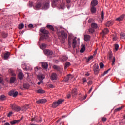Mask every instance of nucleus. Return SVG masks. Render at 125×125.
<instances>
[{
	"label": "nucleus",
	"mask_w": 125,
	"mask_h": 125,
	"mask_svg": "<svg viewBox=\"0 0 125 125\" xmlns=\"http://www.w3.org/2000/svg\"><path fill=\"white\" fill-rule=\"evenodd\" d=\"M115 61H116V58L115 57H113V59H112V63L111 64L112 66H114L115 64Z\"/></svg>",
	"instance_id": "58836bf2"
},
{
	"label": "nucleus",
	"mask_w": 125,
	"mask_h": 125,
	"mask_svg": "<svg viewBox=\"0 0 125 125\" xmlns=\"http://www.w3.org/2000/svg\"><path fill=\"white\" fill-rule=\"evenodd\" d=\"M68 58L66 56H63L62 57V60L63 62L67 61Z\"/></svg>",
	"instance_id": "c03bdc74"
},
{
	"label": "nucleus",
	"mask_w": 125,
	"mask_h": 125,
	"mask_svg": "<svg viewBox=\"0 0 125 125\" xmlns=\"http://www.w3.org/2000/svg\"><path fill=\"white\" fill-rule=\"evenodd\" d=\"M67 97L68 99L70 98L71 97L70 94H68V95H67Z\"/></svg>",
	"instance_id": "338daca9"
},
{
	"label": "nucleus",
	"mask_w": 125,
	"mask_h": 125,
	"mask_svg": "<svg viewBox=\"0 0 125 125\" xmlns=\"http://www.w3.org/2000/svg\"><path fill=\"white\" fill-rule=\"evenodd\" d=\"M113 23H114L113 21H107V22H106V24H105V25H106V26L109 27L112 25Z\"/></svg>",
	"instance_id": "412c9836"
},
{
	"label": "nucleus",
	"mask_w": 125,
	"mask_h": 125,
	"mask_svg": "<svg viewBox=\"0 0 125 125\" xmlns=\"http://www.w3.org/2000/svg\"><path fill=\"white\" fill-rule=\"evenodd\" d=\"M15 91L14 90H12L10 92H9V95L10 96H13L14 94Z\"/></svg>",
	"instance_id": "a19ab883"
},
{
	"label": "nucleus",
	"mask_w": 125,
	"mask_h": 125,
	"mask_svg": "<svg viewBox=\"0 0 125 125\" xmlns=\"http://www.w3.org/2000/svg\"><path fill=\"white\" fill-rule=\"evenodd\" d=\"M16 78L14 77H11L10 79V83H13L16 81Z\"/></svg>",
	"instance_id": "393cba45"
},
{
	"label": "nucleus",
	"mask_w": 125,
	"mask_h": 125,
	"mask_svg": "<svg viewBox=\"0 0 125 125\" xmlns=\"http://www.w3.org/2000/svg\"><path fill=\"white\" fill-rule=\"evenodd\" d=\"M10 107L13 111L19 112L21 110V108L17 105L15 104H13L10 105Z\"/></svg>",
	"instance_id": "7ed1b4c3"
},
{
	"label": "nucleus",
	"mask_w": 125,
	"mask_h": 125,
	"mask_svg": "<svg viewBox=\"0 0 125 125\" xmlns=\"http://www.w3.org/2000/svg\"><path fill=\"white\" fill-rule=\"evenodd\" d=\"M8 36V33L5 32H2V37H3V39H5V38H7Z\"/></svg>",
	"instance_id": "cd10ccee"
},
{
	"label": "nucleus",
	"mask_w": 125,
	"mask_h": 125,
	"mask_svg": "<svg viewBox=\"0 0 125 125\" xmlns=\"http://www.w3.org/2000/svg\"><path fill=\"white\" fill-rule=\"evenodd\" d=\"M12 114H13V112H10L8 114L7 117H10Z\"/></svg>",
	"instance_id": "13d9d810"
},
{
	"label": "nucleus",
	"mask_w": 125,
	"mask_h": 125,
	"mask_svg": "<svg viewBox=\"0 0 125 125\" xmlns=\"http://www.w3.org/2000/svg\"><path fill=\"white\" fill-rule=\"evenodd\" d=\"M60 34L62 38L63 39V41H64L65 39H66L67 38L66 33L63 30H62L60 32Z\"/></svg>",
	"instance_id": "1a4fd4ad"
},
{
	"label": "nucleus",
	"mask_w": 125,
	"mask_h": 125,
	"mask_svg": "<svg viewBox=\"0 0 125 125\" xmlns=\"http://www.w3.org/2000/svg\"><path fill=\"white\" fill-rule=\"evenodd\" d=\"M85 50V46L84 45L83 46H82L81 50H80V53H83Z\"/></svg>",
	"instance_id": "c9c22d12"
},
{
	"label": "nucleus",
	"mask_w": 125,
	"mask_h": 125,
	"mask_svg": "<svg viewBox=\"0 0 125 125\" xmlns=\"http://www.w3.org/2000/svg\"><path fill=\"white\" fill-rule=\"evenodd\" d=\"M30 87V85L29 84H27V83H25L23 84V88L25 89H28Z\"/></svg>",
	"instance_id": "c756f323"
},
{
	"label": "nucleus",
	"mask_w": 125,
	"mask_h": 125,
	"mask_svg": "<svg viewBox=\"0 0 125 125\" xmlns=\"http://www.w3.org/2000/svg\"><path fill=\"white\" fill-rule=\"evenodd\" d=\"M48 87L50 88H54V86H53V85H48Z\"/></svg>",
	"instance_id": "bf43d9fd"
},
{
	"label": "nucleus",
	"mask_w": 125,
	"mask_h": 125,
	"mask_svg": "<svg viewBox=\"0 0 125 125\" xmlns=\"http://www.w3.org/2000/svg\"><path fill=\"white\" fill-rule=\"evenodd\" d=\"M109 31L107 28H104V30H102V34H103V37H104V35L108 34Z\"/></svg>",
	"instance_id": "f8f14e48"
},
{
	"label": "nucleus",
	"mask_w": 125,
	"mask_h": 125,
	"mask_svg": "<svg viewBox=\"0 0 125 125\" xmlns=\"http://www.w3.org/2000/svg\"><path fill=\"white\" fill-rule=\"evenodd\" d=\"M107 120V118L105 117L102 118V121L103 122H106Z\"/></svg>",
	"instance_id": "603ef678"
},
{
	"label": "nucleus",
	"mask_w": 125,
	"mask_h": 125,
	"mask_svg": "<svg viewBox=\"0 0 125 125\" xmlns=\"http://www.w3.org/2000/svg\"><path fill=\"white\" fill-rule=\"evenodd\" d=\"M77 90L76 88H74L72 90V95L73 96H75L77 95Z\"/></svg>",
	"instance_id": "6ab92c4d"
},
{
	"label": "nucleus",
	"mask_w": 125,
	"mask_h": 125,
	"mask_svg": "<svg viewBox=\"0 0 125 125\" xmlns=\"http://www.w3.org/2000/svg\"><path fill=\"white\" fill-rule=\"evenodd\" d=\"M111 70V68L108 69L107 70L104 72V73L102 74V76H104L106 74H108V72H109Z\"/></svg>",
	"instance_id": "f704fd0d"
},
{
	"label": "nucleus",
	"mask_w": 125,
	"mask_h": 125,
	"mask_svg": "<svg viewBox=\"0 0 125 125\" xmlns=\"http://www.w3.org/2000/svg\"><path fill=\"white\" fill-rule=\"evenodd\" d=\"M53 68L54 69L58 71H60V68L59 67V66H57V65H54L53 66Z\"/></svg>",
	"instance_id": "473e14b6"
},
{
	"label": "nucleus",
	"mask_w": 125,
	"mask_h": 125,
	"mask_svg": "<svg viewBox=\"0 0 125 125\" xmlns=\"http://www.w3.org/2000/svg\"><path fill=\"white\" fill-rule=\"evenodd\" d=\"M0 100H1L2 101H4V100H6V97L5 96H4L3 95H1V96H0Z\"/></svg>",
	"instance_id": "ea45409f"
},
{
	"label": "nucleus",
	"mask_w": 125,
	"mask_h": 125,
	"mask_svg": "<svg viewBox=\"0 0 125 125\" xmlns=\"http://www.w3.org/2000/svg\"><path fill=\"white\" fill-rule=\"evenodd\" d=\"M41 7H42V4L41 3H38L37 4H36V6H35L36 10H38Z\"/></svg>",
	"instance_id": "bb28decb"
},
{
	"label": "nucleus",
	"mask_w": 125,
	"mask_h": 125,
	"mask_svg": "<svg viewBox=\"0 0 125 125\" xmlns=\"http://www.w3.org/2000/svg\"><path fill=\"white\" fill-rule=\"evenodd\" d=\"M8 72L10 73L11 75L13 77L16 76V74L14 73V70L12 69H9L8 70Z\"/></svg>",
	"instance_id": "f3484780"
},
{
	"label": "nucleus",
	"mask_w": 125,
	"mask_h": 125,
	"mask_svg": "<svg viewBox=\"0 0 125 125\" xmlns=\"http://www.w3.org/2000/svg\"><path fill=\"white\" fill-rule=\"evenodd\" d=\"M85 41H88L90 40V36L89 35H85L84 37Z\"/></svg>",
	"instance_id": "4be33fe9"
},
{
	"label": "nucleus",
	"mask_w": 125,
	"mask_h": 125,
	"mask_svg": "<svg viewBox=\"0 0 125 125\" xmlns=\"http://www.w3.org/2000/svg\"><path fill=\"white\" fill-rule=\"evenodd\" d=\"M37 92L40 94H42V93H44L45 92V91H44V90H41L39 89L37 91Z\"/></svg>",
	"instance_id": "e433bc0d"
},
{
	"label": "nucleus",
	"mask_w": 125,
	"mask_h": 125,
	"mask_svg": "<svg viewBox=\"0 0 125 125\" xmlns=\"http://www.w3.org/2000/svg\"><path fill=\"white\" fill-rule=\"evenodd\" d=\"M57 74L55 73H52L51 75L50 78L51 80L52 81L56 80H57Z\"/></svg>",
	"instance_id": "9d476101"
},
{
	"label": "nucleus",
	"mask_w": 125,
	"mask_h": 125,
	"mask_svg": "<svg viewBox=\"0 0 125 125\" xmlns=\"http://www.w3.org/2000/svg\"><path fill=\"white\" fill-rule=\"evenodd\" d=\"M10 56V53L9 52H7L6 53H4L3 56V58L4 60H7L8 59Z\"/></svg>",
	"instance_id": "a211bd4d"
},
{
	"label": "nucleus",
	"mask_w": 125,
	"mask_h": 125,
	"mask_svg": "<svg viewBox=\"0 0 125 125\" xmlns=\"http://www.w3.org/2000/svg\"><path fill=\"white\" fill-rule=\"evenodd\" d=\"M70 65V63L69 62H67L65 63V69H66L67 68H68V67H69Z\"/></svg>",
	"instance_id": "4c0bfd02"
},
{
	"label": "nucleus",
	"mask_w": 125,
	"mask_h": 125,
	"mask_svg": "<svg viewBox=\"0 0 125 125\" xmlns=\"http://www.w3.org/2000/svg\"><path fill=\"white\" fill-rule=\"evenodd\" d=\"M63 102V101L62 100H59L57 101V102H54L52 104V107L55 108H56L57 106H58L60 104H62V102Z\"/></svg>",
	"instance_id": "20e7f679"
},
{
	"label": "nucleus",
	"mask_w": 125,
	"mask_h": 125,
	"mask_svg": "<svg viewBox=\"0 0 125 125\" xmlns=\"http://www.w3.org/2000/svg\"><path fill=\"white\" fill-rule=\"evenodd\" d=\"M50 3V2H49V1H47L45 3H43L42 5V9L46 10L47 9H48V8H49V4Z\"/></svg>",
	"instance_id": "423d86ee"
},
{
	"label": "nucleus",
	"mask_w": 125,
	"mask_h": 125,
	"mask_svg": "<svg viewBox=\"0 0 125 125\" xmlns=\"http://www.w3.org/2000/svg\"><path fill=\"white\" fill-rule=\"evenodd\" d=\"M47 47V44L45 43H42L40 46V48L41 49H46Z\"/></svg>",
	"instance_id": "a878e982"
},
{
	"label": "nucleus",
	"mask_w": 125,
	"mask_h": 125,
	"mask_svg": "<svg viewBox=\"0 0 125 125\" xmlns=\"http://www.w3.org/2000/svg\"><path fill=\"white\" fill-rule=\"evenodd\" d=\"M73 78V76L71 74H68L66 77H64L63 79V81L65 82H67L68 81L71 80Z\"/></svg>",
	"instance_id": "0eeeda50"
},
{
	"label": "nucleus",
	"mask_w": 125,
	"mask_h": 125,
	"mask_svg": "<svg viewBox=\"0 0 125 125\" xmlns=\"http://www.w3.org/2000/svg\"><path fill=\"white\" fill-rule=\"evenodd\" d=\"M40 32L42 33V35L40 37L39 41H40V40H45V39H47L48 38V34H49V32H48V31L44 28H41L40 29Z\"/></svg>",
	"instance_id": "f03ea898"
},
{
	"label": "nucleus",
	"mask_w": 125,
	"mask_h": 125,
	"mask_svg": "<svg viewBox=\"0 0 125 125\" xmlns=\"http://www.w3.org/2000/svg\"><path fill=\"white\" fill-rule=\"evenodd\" d=\"M98 2L96 0H94L92 1L91 3V6L95 7V6L98 5Z\"/></svg>",
	"instance_id": "ddd939ff"
},
{
	"label": "nucleus",
	"mask_w": 125,
	"mask_h": 125,
	"mask_svg": "<svg viewBox=\"0 0 125 125\" xmlns=\"http://www.w3.org/2000/svg\"><path fill=\"white\" fill-rule=\"evenodd\" d=\"M120 36L122 39H123V38H124V37H125V34L123 33H121Z\"/></svg>",
	"instance_id": "8fccbe9b"
},
{
	"label": "nucleus",
	"mask_w": 125,
	"mask_h": 125,
	"mask_svg": "<svg viewBox=\"0 0 125 125\" xmlns=\"http://www.w3.org/2000/svg\"><path fill=\"white\" fill-rule=\"evenodd\" d=\"M4 125H10V124L9 123H5Z\"/></svg>",
	"instance_id": "774afa93"
},
{
	"label": "nucleus",
	"mask_w": 125,
	"mask_h": 125,
	"mask_svg": "<svg viewBox=\"0 0 125 125\" xmlns=\"http://www.w3.org/2000/svg\"><path fill=\"white\" fill-rule=\"evenodd\" d=\"M97 53V50H95L93 56H95L96 55Z\"/></svg>",
	"instance_id": "0e129e2a"
},
{
	"label": "nucleus",
	"mask_w": 125,
	"mask_h": 125,
	"mask_svg": "<svg viewBox=\"0 0 125 125\" xmlns=\"http://www.w3.org/2000/svg\"><path fill=\"white\" fill-rule=\"evenodd\" d=\"M93 58V56L91 55L88 57L87 62H89Z\"/></svg>",
	"instance_id": "a18cd8bd"
},
{
	"label": "nucleus",
	"mask_w": 125,
	"mask_h": 125,
	"mask_svg": "<svg viewBox=\"0 0 125 125\" xmlns=\"http://www.w3.org/2000/svg\"><path fill=\"white\" fill-rule=\"evenodd\" d=\"M47 102L46 99H41L36 101L37 104H45Z\"/></svg>",
	"instance_id": "4468645a"
},
{
	"label": "nucleus",
	"mask_w": 125,
	"mask_h": 125,
	"mask_svg": "<svg viewBox=\"0 0 125 125\" xmlns=\"http://www.w3.org/2000/svg\"><path fill=\"white\" fill-rule=\"evenodd\" d=\"M20 122V120H13V121H11L10 123L11 125L15 124L16 123H19Z\"/></svg>",
	"instance_id": "72a5a7b5"
},
{
	"label": "nucleus",
	"mask_w": 125,
	"mask_h": 125,
	"mask_svg": "<svg viewBox=\"0 0 125 125\" xmlns=\"http://www.w3.org/2000/svg\"><path fill=\"white\" fill-rule=\"evenodd\" d=\"M19 94L18 92H17V91H16L14 93V94L13 95V97H16L17 96V95Z\"/></svg>",
	"instance_id": "49530a36"
},
{
	"label": "nucleus",
	"mask_w": 125,
	"mask_h": 125,
	"mask_svg": "<svg viewBox=\"0 0 125 125\" xmlns=\"http://www.w3.org/2000/svg\"><path fill=\"white\" fill-rule=\"evenodd\" d=\"M38 78L39 80L43 81V80L45 78V76H44V75L43 74H41L38 76Z\"/></svg>",
	"instance_id": "dca6fc26"
},
{
	"label": "nucleus",
	"mask_w": 125,
	"mask_h": 125,
	"mask_svg": "<svg viewBox=\"0 0 125 125\" xmlns=\"http://www.w3.org/2000/svg\"><path fill=\"white\" fill-rule=\"evenodd\" d=\"M92 89H93V87H91V89L89 90V92H88V93H89V94H90V93L91 92Z\"/></svg>",
	"instance_id": "69168bd1"
},
{
	"label": "nucleus",
	"mask_w": 125,
	"mask_h": 125,
	"mask_svg": "<svg viewBox=\"0 0 125 125\" xmlns=\"http://www.w3.org/2000/svg\"><path fill=\"white\" fill-rule=\"evenodd\" d=\"M119 47V46L118 44H115V50L116 51H118Z\"/></svg>",
	"instance_id": "de8ad7c7"
},
{
	"label": "nucleus",
	"mask_w": 125,
	"mask_h": 125,
	"mask_svg": "<svg viewBox=\"0 0 125 125\" xmlns=\"http://www.w3.org/2000/svg\"><path fill=\"white\" fill-rule=\"evenodd\" d=\"M28 27L30 28H33V25L32 24H30L29 25H28Z\"/></svg>",
	"instance_id": "e2e57ef3"
},
{
	"label": "nucleus",
	"mask_w": 125,
	"mask_h": 125,
	"mask_svg": "<svg viewBox=\"0 0 125 125\" xmlns=\"http://www.w3.org/2000/svg\"><path fill=\"white\" fill-rule=\"evenodd\" d=\"M89 33H90L91 34H93L94 32H95V30L94 28H90L89 29Z\"/></svg>",
	"instance_id": "37998d69"
},
{
	"label": "nucleus",
	"mask_w": 125,
	"mask_h": 125,
	"mask_svg": "<svg viewBox=\"0 0 125 125\" xmlns=\"http://www.w3.org/2000/svg\"><path fill=\"white\" fill-rule=\"evenodd\" d=\"M33 4L34 3L32 2H31V1L29 2V5L30 7H32L33 6Z\"/></svg>",
	"instance_id": "864d4df0"
},
{
	"label": "nucleus",
	"mask_w": 125,
	"mask_h": 125,
	"mask_svg": "<svg viewBox=\"0 0 125 125\" xmlns=\"http://www.w3.org/2000/svg\"><path fill=\"white\" fill-rule=\"evenodd\" d=\"M91 11L92 13H95L96 12V8L95 7L91 6Z\"/></svg>",
	"instance_id": "c85d7f7f"
},
{
	"label": "nucleus",
	"mask_w": 125,
	"mask_h": 125,
	"mask_svg": "<svg viewBox=\"0 0 125 125\" xmlns=\"http://www.w3.org/2000/svg\"><path fill=\"white\" fill-rule=\"evenodd\" d=\"M43 82V81L40 80V81H39V82H38L37 83V84H38V85H40Z\"/></svg>",
	"instance_id": "4d7b16f0"
},
{
	"label": "nucleus",
	"mask_w": 125,
	"mask_h": 125,
	"mask_svg": "<svg viewBox=\"0 0 125 125\" xmlns=\"http://www.w3.org/2000/svg\"><path fill=\"white\" fill-rule=\"evenodd\" d=\"M113 57V54L111 51L109 52V53L108 54V57L109 58V60H111V58Z\"/></svg>",
	"instance_id": "79ce46f5"
},
{
	"label": "nucleus",
	"mask_w": 125,
	"mask_h": 125,
	"mask_svg": "<svg viewBox=\"0 0 125 125\" xmlns=\"http://www.w3.org/2000/svg\"><path fill=\"white\" fill-rule=\"evenodd\" d=\"M76 44H77L76 40L75 39H74L73 40V45H72L73 49H75L76 47Z\"/></svg>",
	"instance_id": "5701e85b"
},
{
	"label": "nucleus",
	"mask_w": 125,
	"mask_h": 125,
	"mask_svg": "<svg viewBox=\"0 0 125 125\" xmlns=\"http://www.w3.org/2000/svg\"><path fill=\"white\" fill-rule=\"evenodd\" d=\"M123 108V107H120L119 108H116L115 111L116 112H118V111H120L121 110H122Z\"/></svg>",
	"instance_id": "09e8293b"
},
{
	"label": "nucleus",
	"mask_w": 125,
	"mask_h": 125,
	"mask_svg": "<svg viewBox=\"0 0 125 125\" xmlns=\"http://www.w3.org/2000/svg\"><path fill=\"white\" fill-rule=\"evenodd\" d=\"M44 53L47 56H52L53 54V52H52V51L49 49H45L44 50Z\"/></svg>",
	"instance_id": "6e6552de"
},
{
	"label": "nucleus",
	"mask_w": 125,
	"mask_h": 125,
	"mask_svg": "<svg viewBox=\"0 0 125 125\" xmlns=\"http://www.w3.org/2000/svg\"><path fill=\"white\" fill-rule=\"evenodd\" d=\"M124 17H125L124 15H122L119 17L116 18V20L118 21H121L124 19Z\"/></svg>",
	"instance_id": "aec40b11"
},
{
	"label": "nucleus",
	"mask_w": 125,
	"mask_h": 125,
	"mask_svg": "<svg viewBox=\"0 0 125 125\" xmlns=\"http://www.w3.org/2000/svg\"><path fill=\"white\" fill-rule=\"evenodd\" d=\"M92 84V82L91 81H89L88 82V85H91Z\"/></svg>",
	"instance_id": "052dcab7"
},
{
	"label": "nucleus",
	"mask_w": 125,
	"mask_h": 125,
	"mask_svg": "<svg viewBox=\"0 0 125 125\" xmlns=\"http://www.w3.org/2000/svg\"><path fill=\"white\" fill-rule=\"evenodd\" d=\"M52 6L53 8L58 7L59 9H63L65 7V2L63 1L61 2V0H53Z\"/></svg>",
	"instance_id": "f257e3e1"
},
{
	"label": "nucleus",
	"mask_w": 125,
	"mask_h": 125,
	"mask_svg": "<svg viewBox=\"0 0 125 125\" xmlns=\"http://www.w3.org/2000/svg\"><path fill=\"white\" fill-rule=\"evenodd\" d=\"M117 38L116 35H115V36L114 37H113V41H117Z\"/></svg>",
	"instance_id": "680f3d73"
},
{
	"label": "nucleus",
	"mask_w": 125,
	"mask_h": 125,
	"mask_svg": "<svg viewBox=\"0 0 125 125\" xmlns=\"http://www.w3.org/2000/svg\"><path fill=\"white\" fill-rule=\"evenodd\" d=\"M91 27L93 29H96L98 27V25L95 23H93L91 24Z\"/></svg>",
	"instance_id": "2f4dec72"
},
{
	"label": "nucleus",
	"mask_w": 125,
	"mask_h": 125,
	"mask_svg": "<svg viewBox=\"0 0 125 125\" xmlns=\"http://www.w3.org/2000/svg\"><path fill=\"white\" fill-rule=\"evenodd\" d=\"M93 71L94 72V74L95 75H98V73H99V66L98 64H95L93 66Z\"/></svg>",
	"instance_id": "39448f33"
},
{
	"label": "nucleus",
	"mask_w": 125,
	"mask_h": 125,
	"mask_svg": "<svg viewBox=\"0 0 125 125\" xmlns=\"http://www.w3.org/2000/svg\"><path fill=\"white\" fill-rule=\"evenodd\" d=\"M42 68L44 70H46L48 68V64L47 62H42Z\"/></svg>",
	"instance_id": "9b49d317"
},
{
	"label": "nucleus",
	"mask_w": 125,
	"mask_h": 125,
	"mask_svg": "<svg viewBox=\"0 0 125 125\" xmlns=\"http://www.w3.org/2000/svg\"><path fill=\"white\" fill-rule=\"evenodd\" d=\"M82 80H83V83L87 82V79H86V78H83L82 79Z\"/></svg>",
	"instance_id": "5fc2aeb1"
},
{
	"label": "nucleus",
	"mask_w": 125,
	"mask_h": 125,
	"mask_svg": "<svg viewBox=\"0 0 125 125\" xmlns=\"http://www.w3.org/2000/svg\"><path fill=\"white\" fill-rule=\"evenodd\" d=\"M24 77V74L22 72H20L18 74V78L20 80H22Z\"/></svg>",
	"instance_id": "2eb2a0df"
},
{
	"label": "nucleus",
	"mask_w": 125,
	"mask_h": 125,
	"mask_svg": "<svg viewBox=\"0 0 125 125\" xmlns=\"http://www.w3.org/2000/svg\"><path fill=\"white\" fill-rule=\"evenodd\" d=\"M46 27L49 29L52 32H54V28L53 27V26L51 25H47Z\"/></svg>",
	"instance_id": "b1692460"
},
{
	"label": "nucleus",
	"mask_w": 125,
	"mask_h": 125,
	"mask_svg": "<svg viewBox=\"0 0 125 125\" xmlns=\"http://www.w3.org/2000/svg\"><path fill=\"white\" fill-rule=\"evenodd\" d=\"M24 25L23 23H20L18 25V28L19 30H21L22 28H24Z\"/></svg>",
	"instance_id": "7c9ffc66"
},
{
	"label": "nucleus",
	"mask_w": 125,
	"mask_h": 125,
	"mask_svg": "<svg viewBox=\"0 0 125 125\" xmlns=\"http://www.w3.org/2000/svg\"><path fill=\"white\" fill-rule=\"evenodd\" d=\"M101 18H102V20H103V19H104V12H103V11H102V13H101Z\"/></svg>",
	"instance_id": "3c124183"
},
{
	"label": "nucleus",
	"mask_w": 125,
	"mask_h": 125,
	"mask_svg": "<svg viewBox=\"0 0 125 125\" xmlns=\"http://www.w3.org/2000/svg\"><path fill=\"white\" fill-rule=\"evenodd\" d=\"M100 67L101 69L103 68V67H104V64L102 62H101L100 63Z\"/></svg>",
	"instance_id": "6e6d98bb"
}]
</instances>
